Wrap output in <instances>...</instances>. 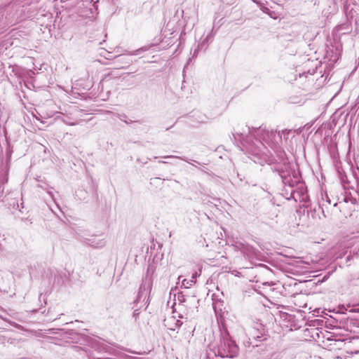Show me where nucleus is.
<instances>
[{
  "label": "nucleus",
  "instance_id": "17",
  "mask_svg": "<svg viewBox=\"0 0 359 359\" xmlns=\"http://www.w3.org/2000/svg\"><path fill=\"white\" fill-rule=\"evenodd\" d=\"M344 9L346 11L348 9V6L347 4V1L344 2Z\"/></svg>",
  "mask_w": 359,
  "mask_h": 359
},
{
  "label": "nucleus",
  "instance_id": "6",
  "mask_svg": "<svg viewBox=\"0 0 359 359\" xmlns=\"http://www.w3.org/2000/svg\"><path fill=\"white\" fill-rule=\"evenodd\" d=\"M242 250L245 253L247 254L248 256H251L256 258H257L259 256L260 252L254 247H252V245H250L248 244H242Z\"/></svg>",
  "mask_w": 359,
  "mask_h": 359
},
{
  "label": "nucleus",
  "instance_id": "8",
  "mask_svg": "<svg viewBox=\"0 0 359 359\" xmlns=\"http://www.w3.org/2000/svg\"><path fill=\"white\" fill-rule=\"evenodd\" d=\"M196 283V280H187V279H184L182 280V285L185 287V288H189L190 286H191L193 284H194Z\"/></svg>",
  "mask_w": 359,
  "mask_h": 359
},
{
  "label": "nucleus",
  "instance_id": "25",
  "mask_svg": "<svg viewBox=\"0 0 359 359\" xmlns=\"http://www.w3.org/2000/svg\"><path fill=\"white\" fill-rule=\"evenodd\" d=\"M48 194H49L53 197V194H52V192L48 191Z\"/></svg>",
  "mask_w": 359,
  "mask_h": 359
},
{
  "label": "nucleus",
  "instance_id": "5",
  "mask_svg": "<svg viewBox=\"0 0 359 359\" xmlns=\"http://www.w3.org/2000/svg\"><path fill=\"white\" fill-rule=\"evenodd\" d=\"M339 204L340 211H342V209H349V211L348 212H344V214L351 217L352 215L351 212L355 211V207L358 205V201L356 198L352 197L351 194H349L344 196L343 201H340Z\"/></svg>",
  "mask_w": 359,
  "mask_h": 359
},
{
  "label": "nucleus",
  "instance_id": "20",
  "mask_svg": "<svg viewBox=\"0 0 359 359\" xmlns=\"http://www.w3.org/2000/svg\"><path fill=\"white\" fill-rule=\"evenodd\" d=\"M178 299H179L180 301H184V296H183V295L180 296V294H178Z\"/></svg>",
  "mask_w": 359,
  "mask_h": 359
},
{
  "label": "nucleus",
  "instance_id": "24",
  "mask_svg": "<svg viewBox=\"0 0 359 359\" xmlns=\"http://www.w3.org/2000/svg\"><path fill=\"white\" fill-rule=\"evenodd\" d=\"M160 163H167L168 162L166 161H158Z\"/></svg>",
  "mask_w": 359,
  "mask_h": 359
},
{
  "label": "nucleus",
  "instance_id": "22",
  "mask_svg": "<svg viewBox=\"0 0 359 359\" xmlns=\"http://www.w3.org/2000/svg\"><path fill=\"white\" fill-rule=\"evenodd\" d=\"M198 274H197V272H195L193 275H192V279L191 280H194L196 277H197Z\"/></svg>",
  "mask_w": 359,
  "mask_h": 359
},
{
  "label": "nucleus",
  "instance_id": "21",
  "mask_svg": "<svg viewBox=\"0 0 359 359\" xmlns=\"http://www.w3.org/2000/svg\"><path fill=\"white\" fill-rule=\"evenodd\" d=\"M178 299H179L180 301H184V296H183V295L180 296V294H178Z\"/></svg>",
  "mask_w": 359,
  "mask_h": 359
},
{
  "label": "nucleus",
  "instance_id": "15",
  "mask_svg": "<svg viewBox=\"0 0 359 359\" xmlns=\"http://www.w3.org/2000/svg\"><path fill=\"white\" fill-rule=\"evenodd\" d=\"M269 359H280V357L279 356L278 354L273 353L271 355Z\"/></svg>",
  "mask_w": 359,
  "mask_h": 359
},
{
  "label": "nucleus",
  "instance_id": "11",
  "mask_svg": "<svg viewBox=\"0 0 359 359\" xmlns=\"http://www.w3.org/2000/svg\"><path fill=\"white\" fill-rule=\"evenodd\" d=\"M290 132H291V130H287V129H285V130H283L281 132H279V133H280V134L281 135V138H282V137H283V136L284 139H285V140H287V138H288V137H287V135H288V134H290Z\"/></svg>",
  "mask_w": 359,
  "mask_h": 359
},
{
  "label": "nucleus",
  "instance_id": "26",
  "mask_svg": "<svg viewBox=\"0 0 359 359\" xmlns=\"http://www.w3.org/2000/svg\"><path fill=\"white\" fill-rule=\"evenodd\" d=\"M337 205H338V203H335L334 204V206H337Z\"/></svg>",
  "mask_w": 359,
  "mask_h": 359
},
{
  "label": "nucleus",
  "instance_id": "19",
  "mask_svg": "<svg viewBox=\"0 0 359 359\" xmlns=\"http://www.w3.org/2000/svg\"><path fill=\"white\" fill-rule=\"evenodd\" d=\"M203 43H204V41H203L201 44L198 45V48L195 50L194 54L198 51V50L199 48H202V47H203Z\"/></svg>",
  "mask_w": 359,
  "mask_h": 359
},
{
  "label": "nucleus",
  "instance_id": "14",
  "mask_svg": "<svg viewBox=\"0 0 359 359\" xmlns=\"http://www.w3.org/2000/svg\"><path fill=\"white\" fill-rule=\"evenodd\" d=\"M139 314H140L139 309H135L133 316L135 318V320L138 317Z\"/></svg>",
  "mask_w": 359,
  "mask_h": 359
},
{
  "label": "nucleus",
  "instance_id": "18",
  "mask_svg": "<svg viewBox=\"0 0 359 359\" xmlns=\"http://www.w3.org/2000/svg\"><path fill=\"white\" fill-rule=\"evenodd\" d=\"M12 205H13V208H19L18 203H15V201L13 203Z\"/></svg>",
  "mask_w": 359,
  "mask_h": 359
},
{
  "label": "nucleus",
  "instance_id": "16",
  "mask_svg": "<svg viewBox=\"0 0 359 359\" xmlns=\"http://www.w3.org/2000/svg\"><path fill=\"white\" fill-rule=\"evenodd\" d=\"M146 50V48H141L135 50L132 55H137L139 53Z\"/></svg>",
  "mask_w": 359,
  "mask_h": 359
},
{
  "label": "nucleus",
  "instance_id": "3",
  "mask_svg": "<svg viewBox=\"0 0 359 359\" xmlns=\"http://www.w3.org/2000/svg\"><path fill=\"white\" fill-rule=\"evenodd\" d=\"M276 171L278 173L282 179V182L285 185L292 187L297 182L294 170H293L289 165H285L280 168H276Z\"/></svg>",
  "mask_w": 359,
  "mask_h": 359
},
{
  "label": "nucleus",
  "instance_id": "10",
  "mask_svg": "<svg viewBox=\"0 0 359 359\" xmlns=\"http://www.w3.org/2000/svg\"><path fill=\"white\" fill-rule=\"evenodd\" d=\"M7 24L6 18L4 17V12L0 9V28Z\"/></svg>",
  "mask_w": 359,
  "mask_h": 359
},
{
  "label": "nucleus",
  "instance_id": "27",
  "mask_svg": "<svg viewBox=\"0 0 359 359\" xmlns=\"http://www.w3.org/2000/svg\"><path fill=\"white\" fill-rule=\"evenodd\" d=\"M147 298V301H146V303H148L149 296Z\"/></svg>",
  "mask_w": 359,
  "mask_h": 359
},
{
  "label": "nucleus",
  "instance_id": "12",
  "mask_svg": "<svg viewBox=\"0 0 359 359\" xmlns=\"http://www.w3.org/2000/svg\"><path fill=\"white\" fill-rule=\"evenodd\" d=\"M163 158H180L183 161H187V160L185 158L175 156H165Z\"/></svg>",
  "mask_w": 359,
  "mask_h": 359
},
{
  "label": "nucleus",
  "instance_id": "1",
  "mask_svg": "<svg viewBox=\"0 0 359 359\" xmlns=\"http://www.w3.org/2000/svg\"><path fill=\"white\" fill-rule=\"evenodd\" d=\"M232 135L236 141H239L246 149L252 152L256 151V149H254V145L256 147H259L256 143L252 142V138H255L257 143L260 145H264L266 143L271 146L272 144H278L281 142V135L280 133L277 134L276 131L273 130H268L265 126L250 128L245 126L242 129V131L234 129Z\"/></svg>",
  "mask_w": 359,
  "mask_h": 359
},
{
  "label": "nucleus",
  "instance_id": "9",
  "mask_svg": "<svg viewBox=\"0 0 359 359\" xmlns=\"http://www.w3.org/2000/svg\"><path fill=\"white\" fill-rule=\"evenodd\" d=\"M339 175H340L341 182L344 184V186L345 184H348L350 183V182L348 180L347 175L346 174H344V173L343 174L339 172Z\"/></svg>",
  "mask_w": 359,
  "mask_h": 359
},
{
  "label": "nucleus",
  "instance_id": "23",
  "mask_svg": "<svg viewBox=\"0 0 359 359\" xmlns=\"http://www.w3.org/2000/svg\"><path fill=\"white\" fill-rule=\"evenodd\" d=\"M181 325H182V323H180V320H177V322H176V325H177V326H180Z\"/></svg>",
  "mask_w": 359,
  "mask_h": 359
},
{
  "label": "nucleus",
  "instance_id": "2",
  "mask_svg": "<svg viewBox=\"0 0 359 359\" xmlns=\"http://www.w3.org/2000/svg\"><path fill=\"white\" fill-rule=\"evenodd\" d=\"M238 346L233 341L224 326L220 328L219 340L212 348V351L216 356L221 358H233L238 355Z\"/></svg>",
  "mask_w": 359,
  "mask_h": 359
},
{
  "label": "nucleus",
  "instance_id": "4",
  "mask_svg": "<svg viewBox=\"0 0 359 359\" xmlns=\"http://www.w3.org/2000/svg\"><path fill=\"white\" fill-rule=\"evenodd\" d=\"M152 286V280L146 276L142 279V283L140 286L137 296L134 303L137 305L141 302H144L148 295L149 294Z\"/></svg>",
  "mask_w": 359,
  "mask_h": 359
},
{
  "label": "nucleus",
  "instance_id": "7",
  "mask_svg": "<svg viewBox=\"0 0 359 359\" xmlns=\"http://www.w3.org/2000/svg\"><path fill=\"white\" fill-rule=\"evenodd\" d=\"M86 243L95 248H102L105 245V241L103 239H97L96 238L86 239Z\"/></svg>",
  "mask_w": 359,
  "mask_h": 359
},
{
  "label": "nucleus",
  "instance_id": "13",
  "mask_svg": "<svg viewBox=\"0 0 359 359\" xmlns=\"http://www.w3.org/2000/svg\"><path fill=\"white\" fill-rule=\"evenodd\" d=\"M261 10L265 13H267V14H269V13L271 12L270 9L266 6H262L261 8Z\"/></svg>",
  "mask_w": 359,
  "mask_h": 359
}]
</instances>
